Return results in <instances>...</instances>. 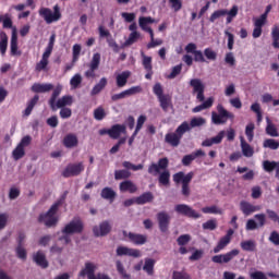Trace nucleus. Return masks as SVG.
Returning <instances> with one entry per match:
<instances>
[{
	"instance_id": "nucleus-1",
	"label": "nucleus",
	"mask_w": 279,
	"mask_h": 279,
	"mask_svg": "<svg viewBox=\"0 0 279 279\" xmlns=\"http://www.w3.org/2000/svg\"><path fill=\"white\" fill-rule=\"evenodd\" d=\"M169 167V159L167 157L160 158L158 162H153L148 167L150 175H158L159 186H169L171 184V172L167 169Z\"/></svg>"
},
{
	"instance_id": "nucleus-2",
	"label": "nucleus",
	"mask_w": 279,
	"mask_h": 279,
	"mask_svg": "<svg viewBox=\"0 0 279 279\" xmlns=\"http://www.w3.org/2000/svg\"><path fill=\"white\" fill-rule=\"evenodd\" d=\"M83 230L84 222L80 218H74L61 230L62 236L59 238V241H63L65 245H69L71 243V234H82Z\"/></svg>"
},
{
	"instance_id": "nucleus-3",
	"label": "nucleus",
	"mask_w": 279,
	"mask_h": 279,
	"mask_svg": "<svg viewBox=\"0 0 279 279\" xmlns=\"http://www.w3.org/2000/svg\"><path fill=\"white\" fill-rule=\"evenodd\" d=\"M66 194L62 196V198L56 202L46 214H41L39 216L40 223H44L47 228H53V226H58V209L62 206V202Z\"/></svg>"
},
{
	"instance_id": "nucleus-4",
	"label": "nucleus",
	"mask_w": 279,
	"mask_h": 279,
	"mask_svg": "<svg viewBox=\"0 0 279 279\" xmlns=\"http://www.w3.org/2000/svg\"><path fill=\"white\" fill-rule=\"evenodd\" d=\"M239 15V5L234 4L228 11L227 9L216 10L209 17L210 23H215L217 19H221V16H227L226 24L230 25Z\"/></svg>"
},
{
	"instance_id": "nucleus-5",
	"label": "nucleus",
	"mask_w": 279,
	"mask_h": 279,
	"mask_svg": "<svg viewBox=\"0 0 279 279\" xmlns=\"http://www.w3.org/2000/svg\"><path fill=\"white\" fill-rule=\"evenodd\" d=\"M217 112H211V123L215 125H225L229 119H234V113L228 111L221 104L217 105Z\"/></svg>"
},
{
	"instance_id": "nucleus-6",
	"label": "nucleus",
	"mask_w": 279,
	"mask_h": 279,
	"mask_svg": "<svg viewBox=\"0 0 279 279\" xmlns=\"http://www.w3.org/2000/svg\"><path fill=\"white\" fill-rule=\"evenodd\" d=\"M193 175H195L193 172H189L187 174H184V172H177L173 174V182L175 184H182V195L185 197H189L191 195V187H189V184H191V180H193Z\"/></svg>"
},
{
	"instance_id": "nucleus-7",
	"label": "nucleus",
	"mask_w": 279,
	"mask_h": 279,
	"mask_svg": "<svg viewBox=\"0 0 279 279\" xmlns=\"http://www.w3.org/2000/svg\"><path fill=\"white\" fill-rule=\"evenodd\" d=\"M39 16H41L48 25H51V23H57V21L62 19V13H60V7L57 4L53 7V11L49 8H40Z\"/></svg>"
},
{
	"instance_id": "nucleus-8",
	"label": "nucleus",
	"mask_w": 279,
	"mask_h": 279,
	"mask_svg": "<svg viewBox=\"0 0 279 279\" xmlns=\"http://www.w3.org/2000/svg\"><path fill=\"white\" fill-rule=\"evenodd\" d=\"M97 269V266L93 263H86L85 268L80 271L81 278H84L87 276L88 279H111L110 276L104 274V272H98L95 275V271Z\"/></svg>"
},
{
	"instance_id": "nucleus-9",
	"label": "nucleus",
	"mask_w": 279,
	"mask_h": 279,
	"mask_svg": "<svg viewBox=\"0 0 279 279\" xmlns=\"http://www.w3.org/2000/svg\"><path fill=\"white\" fill-rule=\"evenodd\" d=\"M101 64V53L95 52L92 57L90 62L88 63V70L85 71L84 75L87 80H94L95 71L99 69Z\"/></svg>"
},
{
	"instance_id": "nucleus-10",
	"label": "nucleus",
	"mask_w": 279,
	"mask_h": 279,
	"mask_svg": "<svg viewBox=\"0 0 279 279\" xmlns=\"http://www.w3.org/2000/svg\"><path fill=\"white\" fill-rule=\"evenodd\" d=\"M174 210L175 213H178V215L189 217L190 219H199L202 217V214L197 213L195 209H193L191 206L186 204L175 205Z\"/></svg>"
},
{
	"instance_id": "nucleus-11",
	"label": "nucleus",
	"mask_w": 279,
	"mask_h": 279,
	"mask_svg": "<svg viewBox=\"0 0 279 279\" xmlns=\"http://www.w3.org/2000/svg\"><path fill=\"white\" fill-rule=\"evenodd\" d=\"M240 251L236 248H233L225 254L215 255L211 257V260L216 263L217 265H223L230 263L232 259L236 258L239 256Z\"/></svg>"
},
{
	"instance_id": "nucleus-12",
	"label": "nucleus",
	"mask_w": 279,
	"mask_h": 279,
	"mask_svg": "<svg viewBox=\"0 0 279 279\" xmlns=\"http://www.w3.org/2000/svg\"><path fill=\"white\" fill-rule=\"evenodd\" d=\"M84 171V162L69 163L62 171L63 178H75Z\"/></svg>"
},
{
	"instance_id": "nucleus-13",
	"label": "nucleus",
	"mask_w": 279,
	"mask_h": 279,
	"mask_svg": "<svg viewBox=\"0 0 279 279\" xmlns=\"http://www.w3.org/2000/svg\"><path fill=\"white\" fill-rule=\"evenodd\" d=\"M190 86L193 88V94L196 95V99L198 101H204V90L206 89V86H204V83L199 78H192L190 81Z\"/></svg>"
},
{
	"instance_id": "nucleus-14",
	"label": "nucleus",
	"mask_w": 279,
	"mask_h": 279,
	"mask_svg": "<svg viewBox=\"0 0 279 279\" xmlns=\"http://www.w3.org/2000/svg\"><path fill=\"white\" fill-rule=\"evenodd\" d=\"M232 234H234V230L229 229L227 231V234L225 236H222L218 244L214 247V254H219V252H223V250H226V247H228V245H230L231 241H232Z\"/></svg>"
},
{
	"instance_id": "nucleus-15",
	"label": "nucleus",
	"mask_w": 279,
	"mask_h": 279,
	"mask_svg": "<svg viewBox=\"0 0 279 279\" xmlns=\"http://www.w3.org/2000/svg\"><path fill=\"white\" fill-rule=\"evenodd\" d=\"M254 217H255V219H257L258 225L256 223V220L248 219L246 221V226H245V229L247 231L258 230V228H263L265 226V223H266V216H265V214H257Z\"/></svg>"
},
{
	"instance_id": "nucleus-16",
	"label": "nucleus",
	"mask_w": 279,
	"mask_h": 279,
	"mask_svg": "<svg viewBox=\"0 0 279 279\" xmlns=\"http://www.w3.org/2000/svg\"><path fill=\"white\" fill-rule=\"evenodd\" d=\"M112 230V225H110V221L105 220L99 223V226H95L93 228L94 236H107V234H110Z\"/></svg>"
},
{
	"instance_id": "nucleus-17",
	"label": "nucleus",
	"mask_w": 279,
	"mask_h": 279,
	"mask_svg": "<svg viewBox=\"0 0 279 279\" xmlns=\"http://www.w3.org/2000/svg\"><path fill=\"white\" fill-rule=\"evenodd\" d=\"M143 87L133 86L129 89L121 92L120 94H114L111 96L112 101H119V99H125V97H132V95H137V93H142Z\"/></svg>"
},
{
	"instance_id": "nucleus-18",
	"label": "nucleus",
	"mask_w": 279,
	"mask_h": 279,
	"mask_svg": "<svg viewBox=\"0 0 279 279\" xmlns=\"http://www.w3.org/2000/svg\"><path fill=\"white\" fill-rule=\"evenodd\" d=\"M11 56H22V51L19 50V35L16 34V27L12 28L11 41H10Z\"/></svg>"
},
{
	"instance_id": "nucleus-19",
	"label": "nucleus",
	"mask_w": 279,
	"mask_h": 279,
	"mask_svg": "<svg viewBox=\"0 0 279 279\" xmlns=\"http://www.w3.org/2000/svg\"><path fill=\"white\" fill-rule=\"evenodd\" d=\"M157 221L159 223V229L162 232H167V230H169V223H171V216H169L167 211H160L157 215Z\"/></svg>"
},
{
	"instance_id": "nucleus-20",
	"label": "nucleus",
	"mask_w": 279,
	"mask_h": 279,
	"mask_svg": "<svg viewBox=\"0 0 279 279\" xmlns=\"http://www.w3.org/2000/svg\"><path fill=\"white\" fill-rule=\"evenodd\" d=\"M73 105V96H62L57 101H54L52 105H50L51 110H58L60 108H66L65 106H72Z\"/></svg>"
},
{
	"instance_id": "nucleus-21",
	"label": "nucleus",
	"mask_w": 279,
	"mask_h": 279,
	"mask_svg": "<svg viewBox=\"0 0 279 279\" xmlns=\"http://www.w3.org/2000/svg\"><path fill=\"white\" fill-rule=\"evenodd\" d=\"M121 134H128V129L125 124H114L109 129V136L117 141Z\"/></svg>"
},
{
	"instance_id": "nucleus-22",
	"label": "nucleus",
	"mask_w": 279,
	"mask_h": 279,
	"mask_svg": "<svg viewBox=\"0 0 279 279\" xmlns=\"http://www.w3.org/2000/svg\"><path fill=\"white\" fill-rule=\"evenodd\" d=\"M118 256H132L133 258H141V251L136 248H129L126 246H119L117 248Z\"/></svg>"
},
{
	"instance_id": "nucleus-23",
	"label": "nucleus",
	"mask_w": 279,
	"mask_h": 279,
	"mask_svg": "<svg viewBox=\"0 0 279 279\" xmlns=\"http://www.w3.org/2000/svg\"><path fill=\"white\" fill-rule=\"evenodd\" d=\"M240 210H242V213H243V215H245V217H250V215H252V213H256V211L260 210V206H254L247 201H242L240 203Z\"/></svg>"
},
{
	"instance_id": "nucleus-24",
	"label": "nucleus",
	"mask_w": 279,
	"mask_h": 279,
	"mask_svg": "<svg viewBox=\"0 0 279 279\" xmlns=\"http://www.w3.org/2000/svg\"><path fill=\"white\" fill-rule=\"evenodd\" d=\"M33 260L34 263H36V265L41 267V269H47V267H49V262H47V256H45L43 251H38L37 253H35L33 255Z\"/></svg>"
},
{
	"instance_id": "nucleus-25",
	"label": "nucleus",
	"mask_w": 279,
	"mask_h": 279,
	"mask_svg": "<svg viewBox=\"0 0 279 279\" xmlns=\"http://www.w3.org/2000/svg\"><path fill=\"white\" fill-rule=\"evenodd\" d=\"M121 193H136L138 187L130 180L122 181L119 185Z\"/></svg>"
},
{
	"instance_id": "nucleus-26",
	"label": "nucleus",
	"mask_w": 279,
	"mask_h": 279,
	"mask_svg": "<svg viewBox=\"0 0 279 279\" xmlns=\"http://www.w3.org/2000/svg\"><path fill=\"white\" fill-rule=\"evenodd\" d=\"M199 156H206V153L202 149H198L190 155H185L182 158V165L184 167H189V165H191V162H193V160H195V158H199Z\"/></svg>"
},
{
	"instance_id": "nucleus-27",
	"label": "nucleus",
	"mask_w": 279,
	"mask_h": 279,
	"mask_svg": "<svg viewBox=\"0 0 279 279\" xmlns=\"http://www.w3.org/2000/svg\"><path fill=\"white\" fill-rule=\"evenodd\" d=\"M128 238L134 245H145L147 243V235L144 234L129 232Z\"/></svg>"
},
{
	"instance_id": "nucleus-28",
	"label": "nucleus",
	"mask_w": 279,
	"mask_h": 279,
	"mask_svg": "<svg viewBox=\"0 0 279 279\" xmlns=\"http://www.w3.org/2000/svg\"><path fill=\"white\" fill-rule=\"evenodd\" d=\"M78 143L80 141L77 140V135L73 133L65 135V137L63 138V145L68 149H73V147H77Z\"/></svg>"
},
{
	"instance_id": "nucleus-29",
	"label": "nucleus",
	"mask_w": 279,
	"mask_h": 279,
	"mask_svg": "<svg viewBox=\"0 0 279 279\" xmlns=\"http://www.w3.org/2000/svg\"><path fill=\"white\" fill-rule=\"evenodd\" d=\"M32 90L33 93H49L51 90H53V84L51 83H35L32 86Z\"/></svg>"
},
{
	"instance_id": "nucleus-30",
	"label": "nucleus",
	"mask_w": 279,
	"mask_h": 279,
	"mask_svg": "<svg viewBox=\"0 0 279 279\" xmlns=\"http://www.w3.org/2000/svg\"><path fill=\"white\" fill-rule=\"evenodd\" d=\"M180 141H182V137L173 133H167L165 136V142L168 143V145H171V147H178L180 145Z\"/></svg>"
},
{
	"instance_id": "nucleus-31",
	"label": "nucleus",
	"mask_w": 279,
	"mask_h": 279,
	"mask_svg": "<svg viewBox=\"0 0 279 279\" xmlns=\"http://www.w3.org/2000/svg\"><path fill=\"white\" fill-rule=\"evenodd\" d=\"M242 154L245 158H252L254 156V148L250 146L243 136H240Z\"/></svg>"
},
{
	"instance_id": "nucleus-32",
	"label": "nucleus",
	"mask_w": 279,
	"mask_h": 279,
	"mask_svg": "<svg viewBox=\"0 0 279 279\" xmlns=\"http://www.w3.org/2000/svg\"><path fill=\"white\" fill-rule=\"evenodd\" d=\"M130 75H132V72L130 71H123L122 73L118 74L116 76V82L118 88H123L128 84V80H130Z\"/></svg>"
},
{
	"instance_id": "nucleus-33",
	"label": "nucleus",
	"mask_w": 279,
	"mask_h": 279,
	"mask_svg": "<svg viewBox=\"0 0 279 279\" xmlns=\"http://www.w3.org/2000/svg\"><path fill=\"white\" fill-rule=\"evenodd\" d=\"M154 267H156V259L154 258H145L144 265L142 267L143 271L147 274V276H154Z\"/></svg>"
},
{
	"instance_id": "nucleus-34",
	"label": "nucleus",
	"mask_w": 279,
	"mask_h": 279,
	"mask_svg": "<svg viewBox=\"0 0 279 279\" xmlns=\"http://www.w3.org/2000/svg\"><path fill=\"white\" fill-rule=\"evenodd\" d=\"M151 23H156V20L151 16H141L138 19V25L143 32H147L148 29H151L148 25H151Z\"/></svg>"
},
{
	"instance_id": "nucleus-35",
	"label": "nucleus",
	"mask_w": 279,
	"mask_h": 279,
	"mask_svg": "<svg viewBox=\"0 0 279 279\" xmlns=\"http://www.w3.org/2000/svg\"><path fill=\"white\" fill-rule=\"evenodd\" d=\"M266 134L268 136H272L274 138L279 136L278 129L276 128V124L271 122V119H269V117L266 118Z\"/></svg>"
},
{
	"instance_id": "nucleus-36",
	"label": "nucleus",
	"mask_w": 279,
	"mask_h": 279,
	"mask_svg": "<svg viewBox=\"0 0 279 279\" xmlns=\"http://www.w3.org/2000/svg\"><path fill=\"white\" fill-rule=\"evenodd\" d=\"M240 247L243 252H256V241L244 240L240 243Z\"/></svg>"
},
{
	"instance_id": "nucleus-37",
	"label": "nucleus",
	"mask_w": 279,
	"mask_h": 279,
	"mask_svg": "<svg viewBox=\"0 0 279 279\" xmlns=\"http://www.w3.org/2000/svg\"><path fill=\"white\" fill-rule=\"evenodd\" d=\"M213 104H215V98L209 97L207 100L203 101L202 105H198L195 108H193L192 111L194 113L202 112V110H207V108H213Z\"/></svg>"
},
{
	"instance_id": "nucleus-38",
	"label": "nucleus",
	"mask_w": 279,
	"mask_h": 279,
	"mask_svg": "<svg viewBox=\"0 0 279 279\" xmlns=\"http://www.w3.org/2000/svg\"><path fill=\"white\" fill-rule=\"evenodd\" d=\"M107 85H108V80L106 77L100 78L99 83L96 84L90 92L92 97H95V95H99V93H101L104 87Z\"/></svg>"
},
{
	"instance_id": "nucleus-39",
	"label": "nucleus",
	"mask_w": 279,
	"mask_h": 279,
	"mask_svg": "<svg viewBox=\"0 0 279 279\" xmlns=\"http://www.w3.org/2000/svg\"><path fill=\"white\" fill-rule=\"evenodd\" d=\"M154 199V194L151 192H146L135 198L136 204L143 205V204H149Z\"/></svg>"
},
{
	"instance_id": "nucleus-40",
	"label": "nucleus",
	"mask_w": 279,
	"mask_h": 279,
	"mask_svg": "<svg viewBox=\"0 0 279 279\" xmlns=\"http://www.w3.org/2000/svg\"><path fill=\"white\" fill-rule=\"evenodd\" d=\"M186 132H191V125L186 121L180 124L174 131V133L179 135L181 138L184 136V134H186Z\"/></svg>"
},
{
	"instance_id": "nucleus-41",
	"label": "nucleus",
	"mask_w": 279,
	"mask_h": 279,
	"mask_svg": "<svg viewBox=\"0 0 279 279\" xmlns=\"http://www.w3.org/2000/svg\"><path fill=\"white\" fill-rule=\"evenodd\" d=\"M252 112L256 113L257 124L260 125L263 123V111L260 110V104L254 102L251 105Z\"/></svg>"
},
{
	"instance_id": "nucleus-42",
	"label": "nucleus",
	"mask_w": 279,
	"mask_h": 279,
	"mask_svg": "<svg viewBox=\"0 0 279 279\" xmlns=\"http://www.w3.org/2000/svg\"><path fill=\"white\" fill-rule=\"evenodd\" d=\"M278 166H279V161H269V160L263 161V169L267 173H271V171H276Z\"/></svg>"
},
{
	"instance_id": "nucleus-43",
	"label": "nucleus",
	"mask_w": 279,
	"mask_h": 279,
	"mask_svg": "<svg viewBox=\"0 0 279 279\" xmlns=\"http://www.w3.org/2000/svg\"><path fill=\"white\" fill-rule=\"evenodd\" d=\"M5 51H8V35L5 33H0V53L1 56H5Z\"/></svg>"
},
{
	"instance_id": "nucleus-44",
	"label": "nucleus",
	"mask_w": 279,
	"mask_h": 279,
	"mask_svg": "<svg viewBox=\"0 0 279 279\" xmlns=\"http://www.w3.org/2000/svg\"><path fill=\"white\" fill-rule=\"evenodd\" d=\"M53 92L51 94L50 99L48 100L49 106H53L54 101H57L58 97H60L62 93V85L58 84L56 88H52Z\"/></svg>"
},
{
	"instance_id": "nucleus-45",
	"label": "nucleus",
	"mask_w": 279,
	"mask_h": 279,
	"mask_svg": "<svg viewBox=\"0 0 279 279\" xmlns=\"http://www.w3.org/2000/svg\"><path fill=\"white\" fill-rule=\"evenodd\" d=\"M100 195L102 199H114V197H117V192H114L112 187H104Z\"/></svg>"
},
{
	"instance_id": "nucleus-46",
	"label": "nucleus",
	"mask_w": 279,
	"mask_h": 279,
	"mask_svg": "<svg viewBox=\"0 0 279 279\" xmlns=\"http://www.w3.org/2000/svg\"><path fill=\"white\" fill-rule=\"evenodd\" d=\"M122 167H124V170H126V171H130V170L131 171H141L144 168L143 163L134 165L130 161H123Z\"/></svg>"
},
{
	"instance_id": "nucleus-47",
	"label": "nucleus",
	"mask_w": 279,
	"mask_h": 279,
	"mask_svg": "<svg viewBox=\"0 0 279 279\" xmlns=\"http://www.w3.org/2000/svg\"><path fill=\"white\" fill-rule=\"evenodd\" d=\"M263 147L265 149H272V150H276L279 148V142L274 140V138H268V140H265L264 143H263Z\"/></svg>"
},
{
	"instance_id": "nucleus-48",
	"label": "nucleus",
	"mask_w": 279,
	"mask_h": 279,
	"mask_svg": "<svg viewBox=\"0 0 279 279\" xmlns=\"http://www.w3.org/2000/svg\"><path fill=\"white\" fill-rule=\"evenodd\" d=\"M132 172L130 170H116L114 171V180H128V178H131Z\"/></svg>"
},
{
	"instance_id": "nucleus-49",
	"label": "nucleus",
	"mask_w": 279,
	"mask_h": 279,
	"mask_svg": "<svg viewBox=\"0 0 279 279\" xmlns=\"http://www.w3.org/2000/svg\"><path fill=\"white\" fill-rule=\"evenodd\" d=\"M142 64L147 73H151V57L145 56V52H142Z\"/></svg>"
},
{
	"instance_id": "nucleus-50",
	"label": "nucleus",
	"mask_w": 279,
	"mask_h": 279,
	"mask_svg": "<svg viewBox=\"0 0 279 279\" xmlns=\"http://www.w3.org/2000/svg\"><path fill=\"white\" fill-rule=\"evenodd\" d=\"M141 38V33L134 32L129 35V38L124 41V47H130L131 45H134Z\"/></svg>"
},
{
	"instance_id": "nucleus-51",
	"label": "nucleus",
	"mask_w": 279,
	"mask_h": 279,
	"mask_svg": "<svg viewBox=\"0 0 279 279\" xmlns=\"http://www.w3.org/2000/svg\"><path fill=\"white\" fill-rule=\"evenodd\" d=\"M253 25L254 27H258L263 29L265 25H267V17L266 15H260L259 17H253Z\"/></svg>"
},
{
	"instance_id": "nucleus-52",
	"label": "nucleus",
	"mask_w": 279,
	"mask_h": 279,
	"mask_svg": "<svg viewBox=\"0 0 279 279\" xmlns=\"http://www.w3.org/2000/svg\"><path fill=\"white\" fill-rule=\"evenodd\" d=\"M82 53V45L75 44L72 47V60L73 62H77L80 60V54Z\"/></svg>"
},
{
	"instance_id": "nucleus-53",
	"label": "nucleus",
	"mask_w": 279,
	"mask_h": 279,
	"mask_svg": "<svg viewBox=\"0 0 279 279\" xmlns=\"http://www.w3.org/2000/svg\"><path fill=\"white\" fill-rule=\"evenodd\" d=\"M0 19L4 29H14V27H12V17H10L9 14L1 15Z\"/></svg>"
},
{
	"instance_id": "nucleus-54",
	"label": "nucleus",
	"mask_w": 279,
	"mask_h": 279,
	"mask_svg": "<svg viewBox=\"0 0 279 279\" xmlns=\"http://www.w3.org/2000/svg\"><path fill=\"white\" fill-rule=\"evenodd\" d=\"M202 213L205 215H221V209L217 206H210V207H203Z\"/></svg>"
},
{
	"instance_id": "nucleus-55",
	"label": "nucleus",
	"mask_w": 279,
	"mask_h": 279,
	"mask_svg": "<svg viewBox=\"0 0 279 279\" xmlns=\"http://www.w3.org/2000/svg\"><path fill=\"white\" fill-rule=\"evenodd\" d=\"M12 156L14 158V160H21V158H23V156H25V148H23L22 146H17L15 147V149L12 151Z\"/></svg>"
},
{
	"instance_id": "nucleus-56",
	"label": "nucleus",
	"mask_w": 279,
	"mask_h": 279,
	"mask_svg": "<svg viewBox=\"0 0 279 279\" xmlns=\"http://www.w3.org/2000/svg\"><path fill=\"white\" fill-rule=\"evenodd\" d=\"M116 267H117L118 274H120L124 279H130V274L125 271V267L123 266L121 260L116 262Z\"/></svg>"
},
{
	"instance_id": "nucleus-57",
	"label": "nucleus",
	"mask_w": 279,
	"mask_h": 279,
	"mask_svg": "<svg viewBox=\"0 0 279 279\" xmlns=\"http://www.w3.org/2000/svg\"><path fill=\"white\" fill-rule=\"evenodd\" d=\"M254 123H248L245 128V134L248 143H252L254 141Z\"/></svg>"
},
{
	"instance_id": "nucleus-58",
	"label": "nucleus",
	"mask_w": 279,
	"mask_h": 279,
	"mask_svg": "<svg viewBox=\"0 0 279 279\" xmlns=\"http://www.w3.org/2000/svg\"><path fill=\"white\" fill-rule=\"evenodd\" d=\"M94 119H96V121H104V119H106V110H104L102 107L95 109Z\"/></svg>"
},
{
	"instance_id": "nucleus-59",
	"label": "nucleus",
	"mask_w": 279,
	"mask_h": 279,
	"mask_svg": "<svg viewBox=\"0 0 279 279\" xmlns=\"http://www.w3.org/2000/svg\"><path fill=\"white\" fill-rule=\"evenodd\" d=\"M80 84H82V74L77 73L70 80V86L72 88H78Z\"/></svg>"
},
{
	"instance_id": "nucleus-60",
	"label": "nucleus",
	"mask_w": 279,
	"mask_h": 279,
	"mask_svg": "<svg viewBox=\"0 0 279 279\" xmlns=\"http://www.w3.org/2000/svg\"><path fill=\"white\" fill-rule=\"evenodd\" d=\"M206 125V119L204 118H193L190 122V128H202Z\"/></svg>"
},
{
	"instance_id": "nucleus-61",
	"label": "nucleus",
	"mask_w": 279,
	"mask_h": 279,
	"mask_svg": "<svg viewBox=\"0 0 279 279\" xmlns=\"http://www.w3.org/2000/svg\"><path fill=\"white\" fill-rule=\"evenodd\" d=\"M49 64V59L46 57H41V60L36 64L35 70L40 73V71H45Z\"/></svg>"
},
{
	"instance_id": "nucleus-62",
	"label": "nucleus",
	"mask_w": 279,
	"mask_h": 279,
	"mask_svg": "<svg viewBox=\"0 0 279 279\" xmlns=\"http://www.w3.org/2000/svg\"><path fill=\"white\" fill-rule=\"evenodd\" d=\"M170 8L174 11V12H180V10H182V0H168Z\"/></svg>"
},
{
	"instance_id": "nucleus-63",
	"label": "nucleus",
	"mask_w": 279,
	"mask_h": 279,
	"mask_svg": "<svg viewBox=\"0 0 279 279\" xmlns=\"http://www.w3.org/2000/svg\"><path fill=\"white\" fill-rule=\"evenodd\" d=\"M172 279H191V275L185 271H173Z\"/></svg>"
},
{
	"instance_id": "nucleus-64",
	"label": "nucleus",
	"mask_w": 279,
	"mask_h": 279,
	"mask_svg": "<svg viewBox=\"0 0 279 279\" xmlns=\"http://www.w3.org/2000/svg\"><path fill=\"white\" fill-rule=\"evenodd\" d=\"M268 240L270 241V243L278 246L279 245V233H278V231H272L270 233Z\"/></svg>"
}]
</instances>
